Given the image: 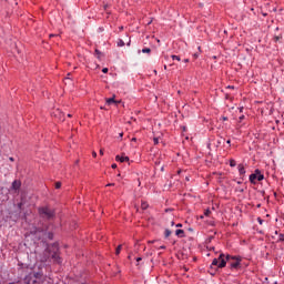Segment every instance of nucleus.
I'll list each match as a JSON object with an SVG mask.
<instances>
[{
  "mask_svg": "<svg viewBox=\"0 0 284 284\" xmlns=\"http://www.w3.org/2000/svg\"><path fill=\"white\" fill-rule=\"evenodd\" d=\"M26 284H50L48 277L41 273H30L24 277Z\"/></svg>",
  "mask_w": 284,
  "mask_h": 284,
  "instance_id": "f257e3e1",
  "label": "nucleus"
},
{
  "mask_svg": "<svg viewBox=\"0 0 284 284\" xmlns=\"http://www.w3.org/2000/svg\"><path fill=\"white\" fill-rule=\"evenodd\" d=\"M50 256L54 261V263H61V257L59 256V246L53 245L51 247H47V250L44 251V256L41 258V262L45 263V261H48Z\"/></svg>",
  "mask_w": 284,
  "mask_h": 284,
  "instance_id": "f03ea898",
  "label": "nucleus"
},
{
  "mask_svg": "<svg viewBox=\"0 0 284 284\" xmlns=\"http://www.w3.org/2000/svg\"><path fill=\"white\" fill-rule=\"evenodd\" d=\"M39 214L42 216V219H54V211L48 206H43L39 209Z\"/></svg>",
  "mask_w": 284,
  "mask_h": 284,
  "instance_id": "7ed1b4c3",
  "label": "nucleus"
},
{
  "mask_svg": "<svg viewBox=\"0 0 284 284\" xmlns=\"http://www.w3.org/2000/svg\"><path fill=\"white\" fill-rule=\"evenodd\" d=\"M212 266H216L219 268H223L225 267V265H227V261L225 260V254L221 253L219 258H214L212 261Z\"/></svg>",
  "mask_w": 284,
  "mask_h": 284,
  "instance_id": "20e7f679",
  "label": "nucleus"
},
{
  "mask_svg": "<svg viewBox=\"0 0 284 284\" xmlns=\"http://www.w3.org/2000/svg\"><path fill=\"white\" fill-rule=\"evenodd\" d=\"M225 261L226 263H230L232 270H236L241 265V260L236 256L226 255Z\"/></svg>",
  "mask_w": 284,
  "mask_h": 284,
  "instance_id": "39448f33",
  "label": "nucleus"
},
{
  "mask_svg": "<svg viewBox=\"0 0 284 284\" xmlns=\"http://www.w3.org/2000/svg\"><path fill=\"white\" fill-rule=\"evenodd\" d=\"M263 179H265V175L261 174L260 170H255V173H252L250 175L251 183H256V181H263Z\"/></svg>",
  "mask_w": 284,
  "mask_h": 284,
  "instance_id": "423d86ee",
  "label": "nucleus"
},
{
  "mask_svg": "<svg viewBox=\"0 0 284 284\" xmlns=\"http://www.w3.org/2000/svg\"><path fill=\"white\" fill-rule=\"evenodd\" d=\"M19 190H21V181L14 180L9 189V192L12 194H19Z\"/></svg>",
  "mask_w": 284,
  "mask_h": 284,
  "instance_id": "0eeeda50",
  "label": "nucleus"
},
{
  "mask_svg": "<svg viewBox=\"0 0 284 284\" xmlns=\"http://www.w3.org/2000/svg\"><path fill=\"white\" fill-rule=\"evenodd\" d=\"M115 161H120V163H125V161H130L129 156H121V155H116L115 156Z\"/></svg>",
  "mask_w": 284,
  "mask_h": 284,
  "instance_id": "6e6552de",
  "label": "nucleus"
},
{
  "mask_svg": "<svg viewBox=\"0 0 284 284\" xmlns=\"http://www.w3.org/2000/svg\"><path fill=\"white\" fill-rule=\"evenodd\" d=\"M175 235H178L179 239H185V231L178 229Z\"/></svg>",
  "mask_w": 284,
  "mask_h": 284,
  "instance_id": "1a4fd4ad",
  "label": "nucleus"
},
{
  "mask_svg": "<svg viewBox=\"0 0 284 284\" xmlns=\"http://www.w3.org/2000/svg\"><path fill=\"white\" fill-rule=\"evenodd\" d=\"M237 170H239L241 176H243V174H245V166H243V164H239Z\"/></svg>",
  "mask_w": 284,
  "mask_h": 284,
  "instance_id": "9d476101",
  "label": "nucleus"
},
{
  "mask_svg": "<svg viewBox=\"0 0 284 284\" xmlns=\"http://www.w3.org/2000/svg\"><path fill=\"white\" fill-rule=\"evenodd\" d=\"M164 236H165V239H170V236H172V231H170V229H166L164 231Z\"/></svg>",
  "mask_w": 284,
  "mask_h": 284,
  "instance_id": "9b49d317",
  "label": "nucleus"
},
{
  "mask_svg": "<svg viewBox=\"0 0 284 284\" xmlns=\"http://www.w3.org/2000/svg\"><path fill=\"white\" fill-rule=\"evenodd\" d=\"M143 54H150V52H152L151 48H144L142 49Z\"/></svg>",
  "mask_w": 284,
  "mask_h": 284,
  "instance_id": "f8f14e48",
  "label": "nucleus"
},
{
  "mask_svg": "<svg viewBox=\"0 0 284 284\" xmlns=\"http://www.w3.org/2000/svg\"><path fill=\"white\" fill-rule=\"evenodd\" d=\"M230 166L231 168H236V161L235 160H230Z\"/></svg>",
  "mask_w": 284,
  "mask_h": 284,
  "instance_id": "ddd939ff",
  "label": "nucleus"
},
{
  "mask_svg": "<svg viewBox=\"0 0 284 284\" xmlns=\"http://www.w3.org/2000/svg\"><path fill=\"white\" fill-rule=\"evenodd\" d=\"M123 45H125V42H123V40H119L118 41V47L123 48Z\"/></svg>",
  "mask_w": 284,
  "mask_h": 284,
  "instance_id": "4468645a",
  "label": "nucleus"
},
{
  "mask_svg": "<svg viewBox=\"0 0 284 284\" xmlns=\"http://www.w3.org/2000/svg\"><path fill=\"white\" fill-rule=\"evenodd\" d=\"M95 55H97V59H101V51H99V49H95Z\"/></svg>",
  "mask_w": 284,
  "mask_h": 284,
  "instance_id": "2eb2a0df",
  "label": "nucleus"
},
{
  "mask_svg": "<svg viewBox=\"0 0 284 284\" xmlns=\"http://www.w3.org/2000/svg\"><path fill=\"white\" fill-rule=\"evenodd\" d=\"M212 214V211H210V209H206L204 211V216H210Z\"/></svg>",
  "mask_w": 284,
  "mask_h": 284,
  "instance_id": "dca6fc26",
  "label": "nucleus"
},
{
  "mask_svg": "<svg viewBox=\"0 0 284 284\" xmlns=\"http://www.w3.org/2000/svg\"><path fill=\"white\" fill-rule=\"evenodd\" d=\"M121 245H119L116 248H115V254L119 256L121 254Z\"/></svg>",
  "mask_w": 284,
  "mask_h": 284,
  "instance_id": "f3484780",
  "label": "nucleus"
},
{
  "mask_svg": "<svg viewBox=\"0 0 284 284\" xmlns=\"http://www.w3.org/2000/svg\"><path fill=\"white\" fill-rule=\"evenodd\" d=\"M106 103H108V105H112V103H114V98L108 99Z\"/></svg>",
  "mask_w": 284,
  "mask_h": 284,
  "instance_id": "a211bd4d",
  "label": "nucleus"
},
{
  "mask_svg": "<svg viewBox=\"0 0 284 284\" xmlns=\"http://www.w3.org/2000/svg\"><path fill=\"white\" fill-rule=\"evenodd\" d=\"M171 58L173 59V61H181V57L179 55H172Z\"/></svg>",
  "mask_w": 284,
  "mask_h": 284,
  "instance_id": "6ab92c4d",
  "label": "nucleus"
},
{
  "mask_svg": "<svg viewBox=\"0 0 284 284\" xmlns=\"http://www.w3.org/2000/svg\"><path fill=\"white\" fill-rule=\"evenodd\" d=\"M48 239H49L50 241H52V240L54 239V234H52V232H49V233H48Z\"/></svg>",
  "mask_w": 284,
  "mask_h": 284,
  "instance_id": "aec40b11",
  "label": "nucleus"
},
{
  "mask_svg": "<svg viewBox=\"0 0 284 284\" xmlns=\"http://www.w3.org/2000/svg\"><path fill=\"white\" fill-rule=\"evenodd\" d=\"M141 207L142 210H148V204L145 202H142Z\"/></svg>",
  "mask_w": 284,
  "mask_h": 284,
  "instance_id": "412c9836",
  "label": "nucleus"
},
{
  "mask_svg": "<svg viewBox=\"0 0 284 284\" xmlns=\"http://www.w3.org/2000/svg\"><path fill=\"white\" fill-rule=\"evenodd\" d=\"M55 190H61V182L55 183Z\"/></svg>",
  "mask_w": 284,
  "mask_h": 284,
  "instance_id": "4be33fe9",
  "label": "nucleus"
},
{
  "mask_svg": "<svg viewBox=\"0 0 284 284\" xmlns=\"http://www.w3.org/2000/svg\"><path fill=\"white\" fill-rule=\"evenodd\" d=\"M281 39H282L281 36H275V37H274V41H275V42H276V41H281Z\"/></svg>",
  "mask_w": 284,
  "mask_h": 284,
  "instance_id": "5701e85b",
  "label": "nucleus"
},
{
  "mask_svg": "<svg viewBox=\"0 0 284 284\" xmlns=\"http://www.w3.org/2000/svg\"><path fill=\"white\" fill-rule=\"evenodd\" d=\"M108 71H109L108 68L102 69L103 74H108Z\"/></svg>",
  "mask_w": 284,
  "mask_h": 284,
  "instance_id": "b1692460",
  "label": "nucleus"
},
{
  "mask_svg": "<svg viewBox=\"0 0 284 284\" xmlns=\"http://www.w3.org/2000/svg\"><path fill=\"white\" fill-rule=\"evenodd\" d=\"M154 144H155V145H159V138H155V139H154Z\"/></svg>",
  "mask_w": 284,
  "mask_h": 284,
  "instance_id": "393cba45",
  "label": "nucleus"
},
{
  "mask_svg": "<svg viewBox=\"0 0 284 284\" xmlns=\"http://www.w3.org/2000/svg\"><path fill=\"white\" fill-rule=\"evenodd\" d=\"M260 225H263V220L261 217L257 219Z\"/></svg>",
  "mask_w": 284,
  "mask_h": 284,
  "instance_id": "a878e982",
  "label": "nucleus"
},
{
  "mask_svg": "<svg viewBox=\"0 0 284 284\" xmlns=\"http://www.w3.org/2000/svg\"><path fill=\"white\" fill-rule=\"evenodd\" d=\"M92 156H93L94 159H97V152H95V151L92 152Z\"/></svg>",
  "mask_w": 284,
  "mask_h": 284,
  "instance_id": "bb28decb",
  "label": "nucleus"
},
{
  "mask_svg": "<svg viewBox=\"0 0 284 284\" xmlns=\"http://www.w3.org/2000/svg\"><path fill=\"white\" fill-rule=\"evenodd\" d=\"M280 241H284V235L283 234L280 235Z\"/></svg>",
  "mask_w": 284,
  "mask_h": 284,
  "instance_id": "cd10ccee",
  "label": "nucleus"
},
{
  "mask_svg": "<svg viewBox=\"0 0 284 284\" xmlns=\"http://www.w3.org/2000/svg\"><path fill=\"white\" fill-rule=\"evenodd\" d=\"M111 168H112L113 170H116V164H112Z\"/></svg>",
  "mask_w": 284,
  "mask_h": 284,
  "instance_id": "c85d7f7f",
  "label": "nucleus"
},
{
  "mask_svg": "<svg viewBox=\"0 0 284 284\" xmlns=\"http://www.w3.org/2000/svg\"><path fill=\"white\" fill-rule=\"evenodd\" d=\"M243 119H245V115L240 116V121H243Z\"/></svg>",
  "mask_w": 284,
  "mask_h": 284,
  "instance_id": "c756f323",
  "label": "nucleus"
},
{
  "mask_svg": "<svg viewBox=\"0 0 284 284\" xmlns=\"http://www.w3.org/2000/svg\"><path fill=\"white\" fill-rule=\"evenodd\" d=\"M176 227H183V224L179 223L176 224Z\"/></svg>",
  "mask_w": 284,
  "mask_h": 284,
  "instance_id": "7c9ffc66",
  "label": "nucleus"
},
{
  "mask_svg": "<svg viewBox=\"0 0 284 284\" xmlns=\"http://www.w3.org/2000/svg\"><path fill=\"white\" fill-rule=\"evenodd\" d=\"M226 143H227V145H231L232 141H231V140H227Z\"/></svg>",
  "mask_w": 284,
  "mask_h": 284,
  "instance_id": "2f4dec72",
  "label": "nucleus"
},
{
  "mask_svg": "<svg viewBox=\"0 0 284 284\" xmlns=\"http://www.w3.org/2000/svg\"><path fill=\"white\" fill-rule=\"evenodd\" d=\"M100 155L103 156V149L100 150Z\"/></svg>",
  "mask_w": 284,
  "mask_h": 284,
  "instance_id": "473e14b6",
  "label": "nucleus"
},
{
  "mask_svg": "<svg viewBox=\"0 0 284 284\" xmlns=\"http://www.w3.org/2000/svg\"><path fill=\"white\" fill-rule=\"evenodd\" d=\"M227 88H229L230 90H234V87H232V85H229Z\"/></svg>",
  "mask_w": 284,
  "mask_h": 284,
  "instance_id": "72a5a7b5",
  "label": "nucleus"
},
{
  "mask_svg": "<svg viewBox=\"0 0 284 284\" xmlns=\"http://www.w3.org/2000/svg\"><path fill=\"white\" fill-rule=\"evenodd\" d=\"M9 161L14 162V158H9Z\"/></svg>",
  "mask_w": 284,
  "mask_h": 284,
  "instance_id": "f704fd0d",
  "label": "nucleus"
},
{
  "mask_svg": "<svg viewBox=\"0 0 284 284\" xmlns=\"http://www.w3.org/2000/svg\"><path fill=\"white\" fill-rule=\"evenodd\" d=\"M160 250H165V245L160 246Z\"/></svg>",
  "mask_w": 284,
  "mask_h": 284,
  "instance_id": "c9c22d12",
  "label": "nucleus"
},
{
  "mask_svg": "<svg viewBox=\"0 0 284 284\" xmlns=\"http://www.w3.org/2000/svg\"><path fill=\"white\" fill-rule=\"evenodd\" d=\"M141 261H142V258H141V257H138V258H136V262H138V263H139V262H141Z\"/></svg>",
  "mask_w": 284,
  "mask_h": 284,
  "instance_id": "e433bc0d",
  "label": "nucleus"
},
{
  "mask_svg": "<svg viewBox=\"0 0 284 284\" xmlns=\"http://www.w3.org/2000/svg\"><path fill=\"white\" fill-rule=\"evenodd\" d=\"M190 60H187V59H184V63H187Z\"/></svg>",
  "mask_w": 284,
  "mask_h": 284,
  "instance_id": "4c0bfd02",
  "label": "nucleus"
},
{
  "mask_svg": "<svg viewBox=\"0 0 284 284\" xmlns=\"http://www.w3.org/2000/svg\"><path fill=\"white\" fill-rule=\"evenodd\" d=\"M171 225L174 226V221L171 222Z\"/></svg>",
  "mask_w": 284,
  "mask_h": 284,
  "instance_id": "58836bf2",
  "label": "nucleus"
},
{
  "mask_svg": "<svg viewBox=\"0 0 284 284\" xmlns=\"http://www.w3.org/2000/svg\"><path fill=\"white\" fill-rule=\"evenodd\" d=\"M263 17H267V13H263Z\"/></svg>",
  "mask_w": 284,
  "mask_h": 284,
  "instance_id": "ea45409f",
  "label": "nucleus"
},
{
  "mask_svg": "<svg viewBox=\"0 0 284 284\" xmlns=\"http://www.w3.org/2000/svg\"><path fill=\"white\" fill-rule=\"evenodd\" d=\"M69 119L72 118V114H68Z\"/></svg>",
  "mask_w": 284,
  "mask_h": 284,
  "instance_id": "a19ab883",
  "label": "nucleus"
},
{
  "mask_svg": "<svg viewBox=\"0 0 284 284\" xmlns=\"http://www.w3.org/2000/svg\"><path fill=\"white\" fill-rule=\"evenodd\" d=\"M223 121H227V118H223Z\"/></svg>",
  "mask_w": 284,
  "mask_h": 284,
  "instance_id": "79ce46f5",
  "label": "nucleus"
},
{
  "mask_svg": "<svg viewBox=\"0 0 284 284\" xmlns=\"http://www.w3.org/2000/svg\"><path fill=\"white\" fill-rule=\"evenodd\" d=\"M112 185H114V184H108L109 187L112 186Z\"/></svg>",
  "mask_w": 284,
  "mask_h": 284,
  "instance_id": "37998d69",
  "label": "nucleus"
},
{
  "mask_svg": "<svg viewBox=\"0 0 284 284\" xmlns=\"http://www.w3.org/2000/svg\"><path fill=\"white\" fill-rule=\"evenodd\" d=\"M273 11L276 12V8H274Z\"/></svg>",
  "mask_w": 284,
  "mask_h": 284,
  "instance_id": "c03bdc74",
  "label": "nucleus"
},
{
  "mask_svg": "<svg viewBox=\"0 0 284 284\" xmlns=\"http://www.w3.org/2000/svg\"><path fill=\"white\" fill-rule=\"evenodd\" d=\"M120 136L122 138V136H123V133H120Z\"/></svg>",
  "mask_w": 284,
  "mask_h": 284,
  "instance_id": "a18cd8bd",
  "label": "nucleus"
},
{
  "mask_svg": "<svg viewBox=\"0 0 284 284\" xmlns=\"http://www.w3.org/2000/svg\"><path fill=\"white\" fill-rule=\"evenodd\" d=\"M203 217H204L203 215L200 216V219H203Z\"/></svg>",
  "mask_w": 284,
  "mask_h": 284,
  "instance_id": "49530a36",
  "label": "nucleus"
}]
</instances>
